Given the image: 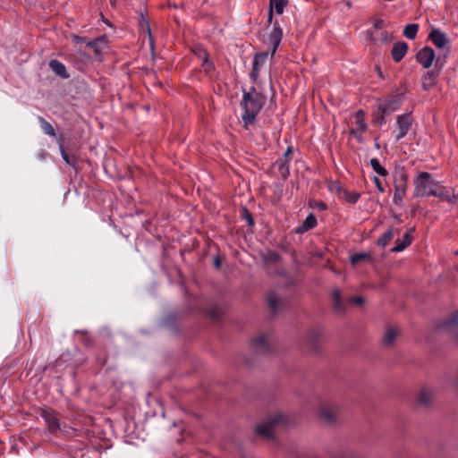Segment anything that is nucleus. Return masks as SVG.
Segmentation results:
<instances>
[{
    "mask_svg": "<svg viewBox=\"0 0 458 458\" xmlns=\"http://www.w3.org/2000/svg\"><path fill=\"white\" fill-rule=\"evenodd\" d=\"M369 255L367 253H357L351 257V262L352 265L359 263L361 260L369 259Z\"/></svg>",
    "mask_w": 458,
    "mask_h": 458,
    "instance_id": "nucleus-35",
    "label": "nucleus"
},
{
    "mask_svg": "<svg viewBox=\"0 0 458 458\" xmlns=\"http://www.w3.org/2000/svg\"><path fill=\"white\" fill-rule=\"evenodd\" d=\"M408 176L405 172L401 171L394 175V202L399 203L403 200L407 190Z\"/></svg>",
    "mask_w": 458,
    "mask_h": 458,
    "instance_id": "nucleus-5",
    "label": "nucleus"
},
{
    "mask_svg": "<svg viewBox=\"0 0 458 458\" xmlns=\"http://www.w3.org/2000/svg\"><path fill=\"white\" fill-rule=\"evenodd\" d=\"M244 213H245V216L248 221V224L250 225H252L254 224V221H253L251 215L246 209H244Z\"/></svg>",
    "mask_w": 458,
    "mask_h": 458,
    "instance_id": "nucleus-41",
    "label": "nucleus"
},
{
    "mask_svg": "<svg viewBox=\"0 0 458 458\" xmlns=\"http://www.w3.org/2000/svg\"><path fill=\"white\" fill-rule=\"evenodd\" d=\"M430 193V196L437 197L443 201L449 203H456L458 201V194H455L451 189L440 186L439 183H437V187Z\"/></svg>",
    "mask_w": 458,
    "mask_h": 458,
    "instance_id": "nucleus-9",
    "label": "nucleus"
},
{
    "mask_svg": "<svg viewBox=\"0 0 458 458\" xmlns=\"http://www.w3.org/2000/svg\"><path fill=\"white\" fill-rule=\"evenodd\" d=\"M316 207L319 209V210H326L327 209V205L322 202V201H319V202H317L316 203Z\"/></svg>",
    "mask_w": 458,
    "mask_h": 458,
    "instance_id": "nucleus-43",
    "label": "nucleus"
},
{
    "mask_svg": "<svg viewBox=\"0 0 458 458\" xmlns=\"http://www.w3.org/2000/svg\"><path fill=\"white\" fill-rule=\"evenodd\" d=\"M286 5L287 0H269L268 22H272L274 10L277 14H282Z\"/></svg>",
    "mask_w": 458,
    "mask_h": 458,
    "instance_id": "nucleus-18",
    "label": "nucleus"
},
{
    "mask_svg": "<svg viewBox=\"0 0 458 458\" xmlns=\"http://www.w3.org/2000/svg\"><path fill=\"white\" fill-rule=\"evenodd\" d=\"M393 237L394 230L393 228H390L377 239V243L381 247H386L388 244V242L393 239Z\"/></svg>",
    "mask_w": 458,
    "mask_h": 458,
    "instance_id": "nucleus-31",
    "label": "nucleus"
},
{
    "mask_svg": "<svg viewBox=\"0 0 458 458\" xmlns=\"http://www.w3.org/2000/svg\"><path fill=\"white\" fill-rule=\"evenodd\" d=\"M398 335V329L393 326H387L385 328V332L383 335V344L385 345H391L395 340L396 335Z\"/></svg>",
    "mask_w": 458,
    "mask_h": 458,
    "instance_id": "nucleus-22",
    "label": "nucleus"
},
{
    "mask_svg": "<svg viewBox=\"0 0 458 458\" xmlns=\"http://www.w3.org/2000/svg\"><path fill=\"white\" fill-rule=\"evenodd\" d=\"M343 198L345 201L354 204L358 201L360 194L354 191H343Z\"/></svg>",
    "mask_w": 458,
    "mask_h": 458,
    "instance_id": "nucleus-34",
    "label": "nucleus"
},
{
    "mask_svg": "<svg viewBox=\"0 0 458 458\" xmlns=\"http://www.w3.org/2000/svg\"><path fill=\"white\" fill-rule=\"evenodd\" d=\"M367 125L364 121V113L359 110L355 114V128L351 129V133L360 140L361 134L366 131Z\"/></svg>",
    "mask_w": 458,
    "mask_h": 458,
    "instance_id": "nucleus-15",
    "label": "nucleus"
},
{
    "mask_svg": "<svg viewBox=\"0 0 458 458\" xmlns=\"http://www.w3.org/2000/svg\"><path fill=\"white\" fill-rule=\"evenodd\" d=\"M439 64V59L437 60L436 66H438Z\"/></svg>",
    "mask_w": 458,
    "mask_h": 458,
    "instance_id": "nucleus-48",
    "label": "nucleus"
},
{
    "mask_svg": "<svg viewBox=\"0 0 458 458\" xmlns=\"http://www.w3.org/2000/svg\"><path fill=\"white\" fill-rule=\"evenodd\" d=\"M411 117L410 114H404L397 116V133H396V140H400L403 138L411 126Z\"/></svg>",
    "mask_w": 458,
    "mask_h": 458,
    "instance_id": "nucleus-10",
    "label": "nucleus"
},
{
    "mask_svg": "<svg viewBox=\"0 0 458 458\" xmlns=\"http://www.w3.org/2000/svg\"><path fill=\"white\" fill-rule=\"evenodd\" d=\"M283 38V30L277 21L273 24V29L268 34L265 42L271 47V56H273L281 43Z\"/></svg>",
    "mask_w": 458,
    "mask_h": 458,
    "instance_id": "nucleus-7",
    "label": "nucleus"
},
{
    "mask_svg": "<svg viewBox=\"0 0 458 458\" xmlns=\"http://www.w3.org/2000/svg\"><path fill=\"white\" fill-rule=\"evenodd\" d=\"M384 26V21L383 20H376L373 25V28L371 29L373 31V34H375V30H380Z\"/></svg>",
    "mask_w": 458,
    "mask_h": 458,
    "instance_id": "nucleus-38",
    "label": "nucleus"
},
{
    "mask_svg": "<svg viewBox=\"0 0 458 458\" xmlns=\"http://www.w3.org/2000/svg\"><path fill=\"white\" fill-rule=\"evenodd\" d=\"M42 131L51 137H55L56 133L53 126L42 116L38 117Z\"/></svg>",
    "mask_w": 458,
    "mask_h": 458,
    "instance_id": "nucleus-29",
    "label": "nucleus"
},
{
    "mask_svg": "<svg viewBox=\"0 0 458 458\" xmlns=\"http://www.w3.org/2000/svg\"><path fill=\"white\" fill-rule=\"evenodd\" d=\"M267 58V53H265V52L255 55L254 58H253L252 67L259 70L260 67L263 66V64L266 63Z\"/></svg>",
    "mask_w": 458,
    "mask_h": 458,
    "instance_id": "nucleus-32",
    "label": "nucleus"
},
{
    "mask_svg": "<svg viewBox=\"0 0 458 458\" xmlns=\"http://www.w3.org/2000/svg\"><path fill=\"white\" fill-rule=\"evenodd\" d=\"M349 303H353L357 306H362L364 303V299L360 296H352L348 299Z\"/></svg>",
    "mask_w": 458,
    "mask_h": 458,
    "instance_id": "nucleus-37",
    "label": "nucleus"
},
{
    "mask_svg": "<svg viewBox=\"0 0 458 458\" xmlns=\"http://www.w3.org/2000/svg\"><path fill=\"white\" fill-rule=\"evenodd\" d=\"M332 298H333V301H334L335 310L339 313L344 312L346 310V307H345L344 302L342 301L341 292L338 289H335L333 291Z\"/></svg>",
    "mask_w": 458,
    "mask_h": 458,
    "instance_id": "nucleus-25",
    "label": "nucleus"
},
{
    "mask_svg": "<svg viewBox=\"0 0 458 458\" xmlns=\"http://www.w3.org/2000/svg\"><path fill=\"white\" fill-rule=\"evenodd\" d=\"M321 335H322V332H321L320 328H318V327L310 328L307 332V340L309 341V343L310 344L315 346L318 343V341L321 337Z\"/></svg>",
    "mask_w": 458,
    "mask_h": 458,
    "instance_id": "nucleus-27",
    "label": "nucleus"
},
{
    "mask_svg": "<svg viewBox=\"0 0 458 458\" xmlns=\"http://www.w3.org/2000/svg\"><path fill=\"white\" fill-rule=\"evenodd\" d=\"M374 182H375V185L377 187V189L380 191V192H384V188L382 186V183L380 182V180L377 178V177H374Z\"/></svg>",
    "mask_w": 458,
    "mask_h": 458,
    "instance_id": "nucleus-39",
    "label": "nucleus"
},
{
    "mask_svg": "<svg viewBox=\"0 0 458 458\" xmlns=\"http://www.w3.org/2000/svg\"><path fill=\"white\" fill-rule=\"evenodd\" d=\"M72 41L77 44L82 43V42H84V38L81 37H79V36H72Z\"/></svg>",
    "mask_w": 458,
    "mask_h": 458,
    "instance_id": "nucleus-44",
    "label": "nucleus"
},
{
    "mask_svg": "<svg viewBox=\"0 0 458 458\" xmlns=\"http://www.w3.org/2000/svg\"><path fill=\"white\" fill-rule=\"evenodd\" d=\"M434 397V390L429 387H423L418 396V402L423 406H428L431 403Z\"/></svg>",
    "mask_w": 458,
    "mask_h": 458,
    "instance_id": "nucleus-21",
    "label": "nucleus"
},
{
    "mask_svg": "<svg viewBox=\"0 0 458 458\" xmlns=\"http://www.w3.org/2000/svg\"><path fill=\"white\" fill-rule=\"evenodd\" d=\"M429 38L434 43V45L438 48L445 47L448 43L445 34L437 29H434L431 30L429 34Z\"/></svg>",
    "mask_w": 458,
    "mask_h": 458,
    "instance_id": "nucleus-17",
    "label": "nucleus"
},
{
    "mask_svg": "<svg viewBox=\"0 0 458 458\" xmlns=\"http://www.w3.org/2000/svg\"><path fill=\"white\" fill-rule=\"evenodd\" d=\"M414 229L411 228L408 232H406L402 240H397L395 246L392 249L394 252H400L403 250L406 247H408L412 242L411 233Z\"/></svg>",
    "mask_w": 458,
    "mask_h": 458,
    "instance_id": "nucleus-19",
    "label": "nucleus"
},
{
    "mask_svg": "<svg viewBox=\"0 0 458 458\" xmlns=\"http://www.w3.org/2000/svg\"><path fill=\"white\" fill-rule=\"evenodd\" d=\"M435 58V51L430 47H424L416 54L417 62L426 69L433 64Z\"/></svg>",
    "mask_w": 458,
    "mask_h": 458,
    "instance_id": "nucleus-8",
    "label": "nucleus"
},
{
    "mask_svg": "<svg viewBox=\"0 0 458 458\" xmlns=\"http://www.w3.org/2000/svg\"><path fill=\"white\" fill-rule=\"evenodd\" d=\"M270 261H276L279 259V255L276 252H269L268 254Z\"/></svg>",
    "mask_w": 458,
    "mask_h": 458,
    "instance_id": "nucleus-42",
    "label": "nucleus"
},
{
    "mask_svg": "<svg viewBox=\"0 0 458 458\" xmlns=\"http://www.w3.org/2000/svg\"><path fill=\"white\" fill-rule=\"evenodd\" d=\"M370 165L372 169L380 176H386L388 174L387 171L380 165L378 159H370Z\"/></svg>",
    "mask_w": 458,
    "mask_h": 458,
    "instance_id": "nucleus-33",
    "label": "nucleus"
},
{
    "mask_svg": "<svg viewBox=\"0 0 458 458\" xmlns=\"http://www.w3.org/2000/svg\"><path fill=\"white\" fill-rule=\"evenodd\" d=\"M214 265H215V267H219L221 266V261H220L219 258H217V257H216V258H215V259H214Z\"/></svg>",
    "mask_w": 458,
    "mask_h": 458,
    "instance_id": "nucleus-46",
    "label": "nucleus"
},
{
    "mask_svg": "<svg viewBox=\"0 0 458 458\" xmlns=\"http://www.w3.org/2000/svg\"><path fill=\"white\" fill-rule=\"evenodd\" d=\"M40 416L44 420L47 430L52 433L54 436H59L63 429L61 428L59 420L57 418L56 412L52 409H42L40 411Z\"/></svg>",
    "mask_w": 458,
    "mask_h": 458,
    "instance_id": "nucleus-4",
    "label": "nucleus"
},
{
    "mask_svg": "<svg viewBox=\"0 0 458 458\" xmlns=\"http://www.w3.org/2000/svg\"><path fill=\"white\" fill-rule=\"evenodd\" d=\"M259 71L257 68L255 69L254 67H252V70L250 73V78L255 81L258 78V74H259Z\"/></svg>",
    "mask_w": 458,
    "mask_h": 458,
    "instance_id": "nucleus-40",
    "label": "nucleus"
},
{
    "mask_svg": "<svg viewBox=\"0 0 458 458\" xmlns=\"http://www.w3.org/2000/svg\"><path fill=\"white\" fill-rule=\"evenodd\" d=\"M292 147H288L284 154V157L276 161V164L278 165V170L284 178H286L289 175V162L292 159Z\"/></svg>",
    "mask_w": 458,
    "mask_h": 458,
    "instance_id": "nucleus-13",
    "label": "nucleus"
},
{
    "mask_svg": "<svg viewBox=\"0 0 458 458\" xmlns=\"http://www.w3.org/2000/svg\"><path fill=\"white\" fill-rule=\"evenodd\" d=\"M403 98L401 94L391 95L382 103L378 104L377 107L379 112L383 113V115H388L400 107Z\"/></svg>",
    "mask_w": 458,
    "mask_h": 458,
    "instance_id": "nucleus-6",
    "label": "nucleus"
},
{
    "mask_svg": "<svg viewBox=\"0 0 458 458\" xmlns=\"http://www.w3.org/2000/svg\"><path fill=\"white\" fill-rule=\"evenodd\" d=\"M438 72L435 70L428 71L421 76V87L423 90L428 91L437 85Z\"/></svg>",
    "mask_w": 458,
    "mask_h": 458,
    "instance_id": "nucleus-12",
    "label": "nucleus"
},
{
    "mask_svg": "<svg viewBox=\"0 0 458 458\" xmlns=\"http://www.w3.org/2000/svg\"><path fill=\"white\" fill-rule=\"evenodd\" d=\"M50 69L58 76L64 79L69 78V73L66 71L65 65L56 59H53L49 62Z\"/></svg>",
    "mask_w": 458,
    "mask_h": 458,
    "instance_id": "nucleus-20",
    "label": "nucleus"
},
{
    "mask_svg": "<svg viewBox=\"0 0 458 458\" xmlns=\"http://www.w3.org/2000/svg\"><path fill=\"white\" fill-rule=\"evenodd\" d=\"M265 101L266 98L258 92L254 87H251L249 91L243 90L241 107L243 109L242 119L245 128L255 123L256 117L264 106Z\"/></svg>",
    "mask_w": 458,
    "mask_h": 458,
    "instance_id": "nucleus-1",
    "label": "nucleus"
},
{
    "mask_svg": "<svg viewBox=\"0 0 458 458\" xmlns=\"http://www.w3.org/2000/svg\"><path fill=\"white\" fill-rule=\"evenodd\" d=\"M368 33L370 36V39L373 42L380 41L382 43H389L392 40V34L388 31H381L379 37L377 38L375 34H373L372 30H369Z\"/></svg>",
    "mask_w": 458,
    "mask_h": 458,
    "instance_id": "nucleus-28",
    "label": "nucleus"
},
{
    "mask_svg": "<svg viewBox=\"0 0 458 458\" xmlns=\"http://www.w3.org/2000/svg\"><path fill=\"white\" fill-rule=\"evenodd\" d=\"M419 30V25L416 23H411L404 27L403 36L408 39H414Z\"/></svg>",
    "mask_w": 458,
    "mask_h": 458,
    "instance_id": "nucleus-30",
    "label": "nucleus"
},
{
    "mask_svg": "<svg viewBox=\"0 0 458 458\" xmlns=\"http://www.w3.org/2000/svg\"><path fill=\"white\" fill-rule=\"evenodd\" d=\"M339 413V407L335 404H323L320 408V417L327 422H334Z\"/></svg>",
    "mask_w": 458,
    "mask_h": 458,
    "instance_id": "nucleus-11",
    "label": "nucleus"
},
{
    "mask_svg": "<svg viewBox=\"0 0 458 458\" xmlns=\"http://www.w3.org/2000/svg\"><path fill=\"white\" fill-rule=\"evenodd\" d=\"M408 50V45L403 42L395 43L391 50V55L394 62L399 63L404 57Z\"/></svg>",
    "mask_w": 458,
    "mask_h": 458,
    "instance_id": "nucleus-16",
    "label": "nucleus"
},
{
    "mask_svg": "<svg viewBox=\"0 0 458 458\" xmlns=\"http://www.w3.org/2000/svg\"><path fill=\"white\" fill-rule=\"evenodd\" d=\"M252 348L256 352H267L269 350V335L261 334L252 340Z\"/></svg>",
    "mask_w": 458,
    "mask_h": 458,
    "instance_id": "nucleus-14",
    "label": "nucleus"
},
{
    "mask_svg": "<svg viewBox=\"0 0 458 458\" xmlns=\"http://www.w3.org/2000/svg\"><path fill=\"white\" fill-rule=\"evenodd\" d=\"M59 148H60L61 156H62L63 159L64 160V162L66 164L70 165H74V162H72L71 160L70 157L68 156V154L64 150V148L63 144L59 145Z\"/></svg>",
    "mask_w": 458,
    "mask_h": 458,
    "instance_id": "nucleus-36",
    "label": "nucleus"
},
{
    "mask_svg": "<svg viewBox=\"0 0 458 458\" xmlns=\"http://www.w3.org/2000/svg\"><path fill=\"white\" fill-rule=\"evenodd\" d=\"M199 58L202 61V67L206 73H209L213 69V64L208 60V55L205 49L199 48L197 53Z\"/></svg>",
    "mask_w": 458,
    "mask_h": 458,
    "instance_id": "nucleus-24",
    "label": "nucleus"
},
{
    "mask_svg": "<svg viewBox=\"0 0 458 458\" xmlns=\"http://www.w3.org/2000/svg\"><path fill=\"white\" fill-rule=\"evenodd\" d=\"M317 225V218L313 214H310L305 220L303 221L302 225L296 229V233H302L304 232H307L312 228H314Z\"/></svg>",
    "mask_w": 458,
    "mask_h": 458,
    "instance_id": "nucleus-23",
    "label": "nucleus"
},
{
    "mask_svg": "<svg viewBox=\"0 0 458 458\" xmlns=\"http://www.w3.org/2000/svg\"><path fill=\"white\" fill-rule=\"evenodd\" d=\"M267 303L273 313H276L283 303L282 299L275 293H269L267 297Z\"/></svg>",
    "mask_w": 458,
    "mask_h": 458,
    "instance_id": "nucleus-26",
    "label": "nucleus"
},
{
    "mask_svg": "<svg viewBox=\"0 0 458 458\" xmlns=\"http://www.w3.org/2000/svg\"><path fill=\"white\" fill-rule=\"evenodd\" d=\"M287 418L283 413H276L270 417L265 423L257 427V433L264 437H272L273 428L276 425L285 423Z\"/></svg>",
    "mask_w": 458,
    "mask_h": 458,
    "instance_id": "nucleus-3",
    "label": "nucleus"
},
{
    "mask_svg": "<svg viewBox=\"0 0 458 458\" xmlns=\"http://www.w3.org/2000/svg\"><path fill=\"white\" fill-rule=\"evenodd\" d=\"M377 70L378 75H379L380 77H383V75H382V72H381V69H380L379 67H377Z\"/></svg>",
    "mask_w": 458,
    "mask_h": 458,
    "instance_id": "nucleus-47",
    "label": "nucleus"
},
{
    "mask_svg": "<svg viewBox=\"0 0 458 458\" xmlns=\"http://www.w3.org/2000/svg\"><path fill=\"white\" fill-rule=\"evenodd\" d=\"M438 182L432 180L431 174L428 172H420L413 179L414 196L429 197L430 192L437 187Z\"/></svg>",
    "mask_w": 458,
    "mask_h": 458,
    "instance_id": "nucleus-2",
    "label": "nucleus"
},
{
    "mask_svg": "<svg viewBox=\"0 0 458 458\" xmlns=\"http://www.w3.org/2000/svg\"><path fill=\"white\" fill-rule=\"evenodd\" d=\"M385 116L386 115H383V113L380 112L379 116L377 118V121L379 124H383L385 123Z\"/></svg>",
    "mask_w": 458,
    "mask_h": 458,
    "instance_id": "nucleus-45",
    "label": "nucleus"
}]
</instances>
